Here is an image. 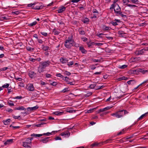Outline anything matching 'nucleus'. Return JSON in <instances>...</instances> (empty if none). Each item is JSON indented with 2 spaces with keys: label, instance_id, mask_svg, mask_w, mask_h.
I'll use <instances>...</instances> for the list:
<instances>
[{
  "label": "nucleus",
  "instance_id": "1",
  "mask_svg": "<svg viewBox=\"0 0 148 148\" xmlns=\"http://www.w3.org/2000/svg\"><path fill=\"white\" fill-rule=\"evenodd\" d=\"M51 63V62L49 60L40 62L38 68V72L39 73L43 72L45 68L49 66Z\"/></svg>",
  "mask_w": 148,
  "mask_h": 148
},
{
  "label": "nucleus",
  "instance_id": "2",
  "mask_svg": "<svg viewBox=\"0 0 148 148\" xmlns=\"http://www.w3.org/2000/svg\"><path fill=\"white\" fill-rule=\"evenodd\" d=\"M128 113V112L126 110H119L111 114V115L117 118H120L123 117Z\"/></svg>",
  "mask_w": 148,
  "mask_h": 148
},
{
  "label": "nucleus",
  "instance_id": "3",
  "mask_svg": "<svg viewBox=\"0 0 148 148\" xmlns=\"http://www.w3.org/2000/svg\"><path fill=\"white\" fill-rule=\"evenodd\" d=\"M74 41L72 36H69L65 42L64 46L68 49H70L74 45Z\"/></svg>",
  "mask_w": 148,
  "mask_h": 148
},
{
  "label": "nucleus",
  "instance_id": "4",
  "mask_svg": "<svg viewBox=\"0 0 148 148\" xmlns=\"http://www.w3.org/2000/svg\"><path fill=\"white\" fill-rule=\"evenodd\" d=\"M28 7H31L34 9L39 10L42 9L44 6L42 5L41 3L35 2L33 3H30L27 5Z\"/></svg>",
  "mask_w": 148,
  "mask_h": 148
},
{
  "label": "nucleus",
  "instance_id": "5",
  "mask_svg": "<svg viewBox=\"0 0 148 148\" xmlns=\"http://www.w3.org/2000/svg\"><path fill=\"white\" fill-rule=\"evenodd\" d=\"M23 146L25 148H30L32 145L31 140L29 139H26V140L23 142Z\"/></svg>",
  "mask_w": 148,
  "mask_h": 148
},
{
  "label": "nucleus",
  "instance_id": "6",
  "mask_svg": "<svg viewBox=\"0 0 148 148\" xmlns=\"http://www.w3.org/2000/svg\"><path fill=\"white\" fill-rule=\"evenodd\" d=\"M147 51H148V49L147 47H145L140 50L136 51L135 52V54L136 55H142L144 53H145V52Z\"/></svg>",
  "mask_w": 148,
  "mask_h": 148
},
{
  "label": "nucleus",
  "instance_id": "7",
  "mask_svg": "<svg viewBox=\"0 0 148 148\" xmlns=\"http://www.w3.org/2000/svg\"><path fill=\"white\" fill-rule=\"evenodd\" d=\"M70 135V133L68 131L62 132L60 134V135L65 138L69 137Z\"/></svg>",
  "mask_w": 148,
  "mask_h": 148
},
{
  "label": "nucleus",
  "instance_id": "8",
  "mask_svg": "<svg viewBox=\"0 0 148 148\" xmlns=\"http://www.w3.org/2000/svg\"><path fill=\"white\" fill-rule=\"evenodd\" d=\"M27 89L29 91H33L34 90V88L33 85L32 84H28L27 87Z\"/></svg>",
  "mask_w": 148,
  "mask_h": 148
},
{
  "label": "nucleus",
  "instance_id": "9",
  "mask_svg": "<svg viewBox=\"0 0 148 148\" xmlns=\"http://www.w3.org/2000/svg\"><path fill=\"white\" fill-rule=\"evenodd\" d=\"M114 12L115 14L118 13L121 10V9L119 5H116L115 6H114Z\"/></svg>",
  "mask_w": 148,
  "mask_h": 148
},
{
  "label": "nucleus",
  "instance_id": "10",
  "mask_svg": "<svg viewBox=\"0 0 148 148\" xmlns=\"http://www.w3.org/2000/svg\"><path fill=\"white\" fill-rule=\"evenodd\" d=\"M40 141L44 143H46L52 140L51 139H50L49 137H46L45 138L41 139Z\"/></svg>",
  "mask_w": 148,
  "mask_h": 148
},
{
  "label": "nucleus",
  "instance_id": "11",
  "mask_svg": "<svg viewBox=\"0 0 148 148\" xmlns=\"http://www.w3.org/2000/svg\"><path fill=\"white\" fill-rule=\"evenodd\" d=\"M137 71L143 74H146L148 73V70H145L143 69H138Z\"/></svg>",
  "mask_w": 148,
  "mask_h": 148
},
{
  "label": "nucleus",
  "instance_id": "12",
  "mask_svg": "<svg viewBox=\"0 0 148 148\" xmlns=\"http://www.w3.org/2000/svg\"><path fill=\"white\" fill-rule=\"evenodd\" d=\"M38 108V107L37 106L32 107H28L27 108V110L28 111H34L37 109Z\"/></svg>",
  "mask_w": 148,
  "mask_h": 148
},
{
  "label": "nucleus",
  "instance_id": "13",
  "mask_svg": "<svg viewBox=\"0 0 148 148\" xmlns=\"http://www.w3.org/2000/svg\"><path fill=\"white\" fill-rule=\"evenodd\" d=\"M36 75V73L33 71H30L29 73V76L32 78H34Z\"/></svg>",
  "mask_w": 148,
  "mask_h": 148
},
{
  "label": "nucleus",
  "instance_id": "14",
  "mask_svg": "<svg viewBox=\"0 0 148 148\" xmlns=\"http://www.w3.org/2000/svg\"><path fill=\"white\" fill-rule=\"evenodd\" d=\"M121 89L123 92H125L128 90V86L127 85H124L121 88Z\"/></svg>",
  "mask_w": 148,
  "mask_h": 148
},
{
  "label": "nucleus",
  "instance_id": "15",
  "mask_svg": "<svg viewBox=\"0 0 148 148\" xmlns=\"http://www.w3.org/2000/svg\"><path fill=\"white\" fill-rule=\"evenodd\" d=\"M13 139H9L6 140V141H5L4 143V144L5 145H9L10 144L12 143L13 142Z\"/></svg>",
  "mask_w": 148,
  "mask_h": 148
},
{
  "label": "nucleus",
  "instance_id": "16",
  "mask_svg": "<svg viewBox=\"0 0 148 148\" xmlns=\"http://www.w3.org/2000/svg\"><path fill=\"white\" fill-rule=\"evenodd\" d=\"M60 61L62 64H64L67 63L68 60L66 58H62L60 59Z\"/></svg>",
  "mask_w": 148,
  "mask_h": 148
},
{
  "label": "nucleus",
  "instance_id": "17",
  "mask_svg": "<svg viewBox=\"0 0 148 148\" xmlns=\"http://www.w3.org/2000/svg\"><path fill=\"white\" fill-rule=\"evenodd\" d=\"M117 0H115L114 1L113 4L111 5L110 7V10H112V9H113V8H114V6H115L116 5H118L117 3H116L117 2Z\"/></svg>",
  "mask_w": 148,
  "mask_h": 148
},
{
  "label": "nucleus",
  "instance_id": "18",
  "mask_svg": "<svg viewBox=\"0 0 148 148\" xmlns=\"http://www.w3.org/2000/svg\"><path fill=\"white\" fill-rule=\"evenodd\" d=\"M66 8L64 6H63L61 8L57 10L58 12L59 13H62L65 10Z\"/></svg>",
  "mask_w": 148,
  "mask_h": 148
},
{
  "label": "nucleus",
  "instance_id": "19",
  "mask_svg": "<svg viewBox=\"0 0 148 148\" xmlns=\"http://www.w3.org/2000/svg\"><path fill=\"white\" fill-rule=\"evenodd\" d=\"M64 113L63 112H59L56 111L54 112L53 113V114L56 115L60 116L62 115Z\"/></svg>",
  "mask_w": 148,
  "mask_h": 148
},
{
  "label": "nucleus",
  "instance_id": "20",
  "mask_svg": "<svg viewBox=\"0 0 148 148\" xmlns=\"http://www.w3.org/2000/svg\"><path fill=\"white\" fill-rule=\"evenodd\" d=\"M15 109L17 110H26V109L24 108L23 106H21L19 107L16 108Z\"/></svg>",
  "mask_w": 148,
  "mask_h": 148
},
{
  "label": "nucleus",
  "instance_id": "21",
  "mask_svg": "<svg viewBox=\"0 0 148 148\" xmlns=\"http://www.w3.org/2000/svg\"><path fill=\"white\" fill-rule=\"evenodd\" d=\"M140 0H130V3L132 4H138L139 3Z\"/></svg>",
  "mask_w": 148,
  "mask_h": 148
},
{
  "label": "nucleus",
  "instance_id": "22",
  "mask_svg": "<svg viewBox=\"0 0 148 148\" xmlns=\"http://www.w3.org/2000/svg\"><path fill=\"white\" fill-rule=\"evenodd\" d=\"M79 50L81 52L84 54H86V51L84 49L83 47H80L79 48Z\"/></svg>",
  "mask_w": 148,
  "mask_h": 148
},
{
  "label": "nucleus",
  "instance_id": "23",
  "mask_svg": "<svg viewBox=\"0 0 148 148\" xmlns=\"http://www.w3.org/2000/svg\"><path fill=\"white\" fill-rule=\"evenodd\" d=\"M147 114V112L146 113L142 115L139 118L137 119V121H138L141 120H142L146 116V114Z\"/></svg>",
  "mask_w": 148,
  "mask_h": 148
},
{
  "label": "nucleus",
  "instance_id": "24",
  "mask_svg": "<svg viewBox=\"0 0 148 148\" xmlns=\"http://www.w3.org/2000/svg\"><path fill=\"white\" fill-rule=\"evenodd\" d=\"M10 121L11 120L10 119H8L5 120H3V123L5 125L8 124Z\"/></svg>",
  "mask_w": 148,
  "mask_h": 148
},
{
  "label": "nucleus",
  "instance_id": "25",
  "mask_svg": "<svg viewBox=\"0 0 148 148\" xmlns=\"http://www.w3.org/2000/svg\"><path fill=\"white\" fill-rule=\"evenodd\" d=\"M82 22L84 23H88L89 21V19L87 18H85L82 20Z\"/></svg>",
  "mask_w": 148,
  "mask_h": 148
},
{
  "label": "nucleus",
  "instance_id": "26",
  "mask_svg": "<svg viewBox=\"0 0 148 148\" xmlns=\"http://www.w3.org/2000/svg\"><path fill=\"white\" fill-rule=\"evenodd\" d=\"M53 32L54 35H58L59 34L60 32L59 30L54 29L53 30Z\"/></svg>",
  "mask_w": 148,
  "mask_h": 148
},
{
  "label": "nucleus",
  "instance_id": "27",
  "mask_svg": "<svg viewBox=\"0 0 148 148\" xmlns=\"http://www.w3.org/2000/svg\"><path fill=\"white\" fill-rule=\"evenodd\" d=\"M122 1L124 5L127 6L128 3L130 2V0H123Z\"/></svg>",
  "mask_w": 148,
  "mask_h": 148
},
{
  "label": "nucleus",
  "instance_id": "28",
  "mask_svg": "<svg viewBox=\"0 0 148 148\" xmlns=\"http://www.w3.org/2000/svg\"><path fill=\"white\" fill-rule=\"evenodd\" d=\"M136 83V81L134 80H131L127 82V83L129 85L133 84Z\"/></svg>",
  "mask_w": 148,
  "mask_h": 148
},
{
  "label": "nucleus",
  "instance_id": "29",
  "mask_svg": "<svg viewBox=\"0 0 148 148\" xmlns=\"http://www.w3.org/2000/svg\"><path fill=\"white\" fill-rule=\"evenodd\" d=\"M53 132L54 133L55 132L54 131H53L52 132H48L47 133H45L43 134H42V136L43 135H46L47 136H49L50 135H51L52 133Z\"/></svg>",
  "mask_w": 148,
  "mask_h": 148
},
{
  "label": "nucleus",
  "instance_id": "30",
  "mask_svg": "<svg viewBox=\"0 0 148 148\" xmlns=\"http://www.w3.org/2000/svg\"><path fill=\"white\" fill-rule=\"evenodd\" d=\"M127 66V65L124 64L123 65H119L118 66V67L119 68L121 69H123L126 68Z\"/></svg>",
  "mask_w": 148,
  "mask_h": 148
},
{
  "label": "nucleus",
  "instance_id": "31",
  "mask_svg": "<svg viewBox=\"0 0 148 148\" xmlns=\"http://www.w3.org/2000/svg\"><path fill=\"white\" fill-rule=\"evenodd\" d=\"M42 136V134H33L31 135V136H34V137H40Z\"/></svg>",
  "mask_w": 148,
  "mask_h": 148
},
{
  "label": "nucleus",
  "instance_id": "32",
  "mask_svg": "<svg viewBox=\"0 0 148 148\" xmlns=\"http://www.w3.org/2000/svg\"><path fill=\"white\" fill-rule=\"evenodd\" d=\"M86 43L89 48L91 47L92 46L95 44V43L94 42H87Z\"/></svg>",
  "mask_w": 148,
  "mask_h": 148
},
{
  "label": "nucleus",
  "instance_id": "33",
  "mask_svg": "<svg viewBox=\"0 0 148 148\" xmlns=\"http://www.w3.org/2000/svg\"><path fill=\"white\" fill-rule=\"evenodd\" d=\"M96 83H94L90 85L89 86V88L91 89H93L96 86Z\"/></svg>",
  "mask_w": 148,
  "mask_h": 148
},
{
  "label": "nucleus",
  "instance_id": "34",
  "mask_svg": "<svg viewBox=\"0 0 148 148\" xmlns=\"http://www.w3.org/2000/svg\"><path fill=\"white\" fill-rule=\"evenodd\" d=\"M62 79L65 81L67 82L69 81V80L70 79L69 78L67 77H64V76L62 78Z\"/></svg>",
  "mask_w": 148,
  "mask_h": 148
},
{
  "label": "nucleus",
  "instance_id": "35",
  "mask_svg": "<svg viewBox=\"0 0 148 148\" xmlns=\"http://www.w3.org/2000/svg\"><path fill=\"white\" fill-rule=\"evenodd\" d=\"M127 6L130 7L131 8H135L137 7V6L134 4H129L127 5Z\"/></svg>",
  "mask_w": 148,
  "mask_h": 148
},
{
  "label": "nucleus",
  "instance_id": "36",
  "mask_svg": "<svg viewBox=\"0 0 148 148\" xmlns=\"http://www.w3.org/2000/svg\"><path fill=\"white\" fill-rule=\"evenodd\" d=\"M92 94V92H90L85 95L84 96L85 97H87L91 96Z\"/></svg>",
  "mask_w": 148,
  "mask_h": 148
},
{
  "label": "nucleus",
  "instance_id": "37",
  "mask_svg": "<svg viewBox=\"0 0 148 148\" xmlns=\"http://www.w3.org/2000/svg\"><path fill=\"white\" fill-rule=\"evenodd\" d=\"M10 84H9L6 83L2 86V87L4 88H8Z\"/></svg>",
  "mask_w": 148,
  "mask_h": 148
},
{
  "label": "nucleus",
  "instance_id": "38",
  "mask_svg": "<svg viewBox=\"0 0 148 148\" xmlns=\"http://www.w3.org/2000/svg\"><path fill=\"white\" fill-rule=\"evenodd\" d=\"M124 129L122 130L121 131L119 132L117 134V136H119L121 135V134H123L125 133H124Z\"/></svg>",
  "mask_w": 148,
  "mask_h": 148
},
{
  "label": "nucleus",
  "instance_id": "39",
  "mask_svg": "<svg viewBox=\"0 0 148 148\" xmlns=\"http://www.w3.org/2000/svg\"><path fill=\"white\" fill-rule=\"evenodd\" d=\"M37 22L36 21H34L32 23L29 24V25L30 26H33L34 25H35L37 24Z\"/></svg>",
  "mask_w": 148,
  "mask_h": 148
},
{
  "label": "nucleus",
  "instance_id": "40",
  "mask_svg": "<svg viewBox=\"0 0 148 148\" xmlns=\"http://www.w3.org/2000/svg\"><path fill=\"white\" fill-rule=\"evenodd\" d=\"M63 74L64 75H66L68 76H70L71 74V73L70 72L67 71H66L65 72H64L63 73Z\"/></svg>",
  "mask_w": 148,
  "mask_h": 148
},
{
  "label": "nucleus",
  "instance_id": "41",
  "mask_svg": "<svg viewBox=\"0 0 148 148\" xmlns=\"http://www.w3.org/2000/svg\"><path fill=\"white\" fill-rule=\"evenodd\" d=\"M110 27L107 26H104L103 27V29L104 30L107 31L109 29Z\"/></svg>",
  "mask_w": 148,
  "mask_h": 148
},
{
  "label": "nucleus",
  "instance_id": "42",
  "mask_svg": "<svg viewBox=\"0 0 148 148\" xmlns=\"http://www.w3.org/2000/svg\"><path fill=\"white\" fill-rule=\"evenodd\" d=\"M40 34L45 36H47V33L46 32H41Z\"/></svg>",
  "mask_w": 148,
  "mask_h": 148
},
{
  "label": "nucleus",
  "instance_id": "43",
  "mask_svg": "<svg viewBox=\"0 0 148 148\" xmlns=\"http://www.w3.org/2000/svg\"><path fill=\"white\" fill-rule=\"evenodd\" d=\"M112 140V139H109L105 142H104L105 143H111V141Z\"/></svg>",
  "mask_w": 148,
  "mask_h": 148
},
{
  "label": "nucleus",
  "instance_id": "44",
  "mask_svg": "<svg viewBox=\"0 0 148 148\" xmlns=\"http://www.w3.org/2000/svg\"><path fill=\"white\" fill-rule=\"evenodd\" d=\"M46 124V123H41L40 124H37L36 125V126L37 127H40L42 125H43L44 124Z\"/></svg>",
  "mask_w": 148,
  "mask_h": 148
},
{
  "label": "nucleus",
  "instance_id": "45",
  "mask_svg": "<svg viewBox=\"0 0 148 148\" xmlns=\"http://www.w3.org/2000/svg\"><path fill=\"white\" fill-rule=\"evenodd\" d=\"M49 47L47 46H43V49L44 51H47L48 50Z\"/></svg>",
  "mask_w": 148,
  "mask_h": 148
},
{
  "label": "nucleus",
  "instance_id": "46",
  "mask_svg": "<svg viewBox=\"0 0 148 148\" xmlns=\"http://www.w3.org/2000/svg\"><path fill=\"white\" fill-rule=\"evenodd\" d=\"M8 104L9 106H14V104L13 103L12 101L10 100L8 102Z\"/></svg>",
  "mask_w": 148,
  "mask_h": 148
},
{
  "label": "nucleus",
  "instance_id": "47",
  "mask_svg": "<svg viewBox=\"0 0 148 148\" xmlns=\"http://www.w3.org/2000/svg\"><path fill=\"white\" fill-rule=\"evenodd\" d=\"M19 13H20V12H19V11H18L12 12V14H15L16 15H18L19 14Z\"/></svg>",
  "mask_w": 148,
  "mask_h": 148
},
{
  "label": "nucleus",
  "instance_id": "48",
  "mask_svg": "<svg viewBox=\"0 0 148 148\" xmlns=\"http://www.w3.org/2000/svg\"><path fill=\"white\" fill-rule=\"evenodd\" d=\"M18 86L21 87H23L25 86V84L23 83L20 82Z\"/></svg>",
  "mask_w": 148,
  "mask_h": 148
},
{
  "label": "nucleus",
  "instance_id": "49",
  "mask_svg": "<svg viewBox=\"0 0 148 148\" xmlns=\"http://www.w3.org/2000/svg\"><path fill=\"white\" fill-rule=\"evenodd\" d=\"M90 67L91 69L92 70H93L95 69L96 68V67L95 66V65H91L90 66Z\"/></svg>",
  "mask_w": 148,
  "mask_h": 148
},
{
  "label": "nucleus",
  "instance_id": "50",
  "mask_svg": "<svg viewBox=\"0 0 148 148\" xmlns=\"http://www.w3.org/2000/svg\"><path fill=\"white\" fill-rule=\"evenodd\" d=\"M56 76L57 77H60L61 78H62L63 77V76L61 73H59L57 74H56Z\"/></svg>",
  "mask_w": 148,
  "mask_h": 148
},
{
  "label": "nucleus",
  "instance_id": "51",
  "mask_svg": "<svg viewBox=\"0 0 148 148\" xmlns=\"http://www.w3.org/2000/svg\"><path fill=\"white\" fill-rule=\"evenodd\" d=\"M140 60V57H135L134 58V61H137L139 60Z\"/></svg>",
  "mask_w": 148,
  "mask_h": 148
},
{
  "label": "nucleus",
  "instance_id": "52",
  "mask_svg": "<svg viewBox=\"0 0 148 148\" xmlns=\"http://www.w3.org/2000/svg\"><path fill=\"white\" fill-rule=\"evenodd\" d=\"M27 50L30 51H32L34 50L33 48L29 47H27Z\"/></svg>",
  "mask_w": 148,
  "mask_h": 148
},
{
  "label": "nucleus",
  "instance_id": "53",
  "mask_svg": "<svg viewBox=\"0 0 148 148\" xmlns=\"http://www.w3.org/2000/svg\"><path fill=\"white\" fill-rule=\"evenodd\" d=\"M95 45H96V46H100L103 45V43H95Z\"/></svg>",
  "mask_w": 148,
  "mask_h": 148
},
{
  "label": "nucleus",
  "instance_id": "54",
  "mask_svg": "<svg viewBox=\"0 0 148 148\" xmlns=\"http://www.w3.org/2000/svg\"><path fill=\"white\" fill-rule=\"evenodd\" d=\"M92 12L94 13H97V14H98L99 13L98 12L96 9H93L92 11Z\"/></svg>",
  "mask_w": 148,
  "mask_h": 148
},
{
  "label": "nucleus",
  "instance_id": "55",
  "mask_svg": "<svg viewBox=\"0 0 148 148\" xmlns=\"http://www.w3.org/2000/svg\"><path fill=\"white\" fill-rule=\"evenodd\" d=\"M14 99H21L22 98V97L21 96H16L14 98Z\"/></svg>",
  "mask_w": 148,
  "mask_h": 148
},
{
  "label": "nucleus",
  "instance_id": "56",
  "mask_svg": "<svg viewBox=\"0 0 148 148\" xmlns=\"http://www.w3.org/2000/svg\"><path fill=\"white\" fill-rule=\"evenodd\" d=\"M67 84H69L70 85H74L75 84V82H69V81H68Z\"/></svg>",
  "mask_w": 148,
  "mask_h": 148
},
{
  "label": "nucleus",
  "instance_id": "57",
  "mask_svg": "<svg viewBox=\"0 0 148 148\" xmlns=\"http://www.w3.org/2000/svg\"><path fill=\"white\" fill-rule=\"evenodd\" d=\"M79 33L80 34L83 35H84L85 34V32L83 30L79 31Z\"/></svg>",
  "mask_w": 148,
  "mask_h": 148
},
{
  "label": "nucleus",
  "instance_id": "58",
  "mask_svg": "<svg viewBox=\"0 0 148 148\" xmlns=\"http://www.w3.org/2000/svg\"><path fill=\"white\" fill-rule=\"evenodd\" d=\"M106 109L105 108H101L99 110V112H103L105 111H106Z\"/></svg>",
  "mask_w": 148,
  "mask_h": 148
},
{
  "label": "nucleus",
  "instance_id": "59",
  "mask_svg": "<svg viewBox=\"0 0 148 148\" xmlns=\"http://www.w3.org/2000/svg\"><path fill=\"white\" fill-rule=\"evenodd\" d=\"M12 117L13 118L15 119H18L19 118H20L21 116H16L14 115H12Z\"/></svg>",
  "mask_w": 148,
  "mask_h": 148
},
{
  "label": "nucleus",
  "instance_id": "60",
  "mask_svg": "<svg viewBox=\"0 0 148 148\" xmlns=\"http://www.w3.org/2000/svg\"><path fill=\"white\" fill-rule=\"evenodd\" d=\"M121 79V80H126L128 79V78L127 77H123L120 78Z\"/></svg>",
  "mask_w": 148,
  "mask_h": 148
},
{
  "label": "nucleus",
  "instance_id": "61",
  "mask_svg": "<svg viewBox=\"0 0 148 148\" xmlns=\"http://www.w3.org/2000/svg\"><path fill=\"white\" fill-rule=\"evenodd\" d=\"M46 77L47 78H50L52 76L50 74L46 73L45 75Z\"/></svg>",
  "mask_w": 148,
  "mask_h": 148
},
{
  "label": "nucleus",
  "instance_id": "62",
  "mask_svg": "<svg viewBox=\"0 0 148 148\" xmlns=\"http://www.w3.org/2000/svg\"><path fill=\"white\" fill-rule=\"evenodd\" d=\"M74 46L77 47H79V44L78 43H76L74 42Z\"/></svg>",
  "mask_w": 148,
  "mask_h": 148
},
{
  "label": "nucleus",
  "instance_id": "63",
  "mask_svg": "<svg viewBox=\"0 0 148 148\" xmlns=\"http://www.w3.org/2000/svg\"><path fill=\"white\" fill-rule=\"evenodd\" d=\"M68 88H64V89H63L62 91V92H66L68 90Z\"/></svg>",
  "mask_w": 148,
  "mask_h": 148
},
{
  "label": "nucleus",
  "instance_id": "64",
  "mask_svg": "<svg viewBox=\"0 0 148 148\" xmlns=\"http://www.w3.org/2000/svg\"><path fill=\"white\" fill-rule=\"evenodd\" d=\"M38 43H40V44H42L43 43V41L41 39H38V40H37Z\"/></svg>",
  "mask_w": 148,
  "mask_h": 148
}]
</instances>
